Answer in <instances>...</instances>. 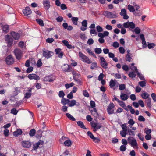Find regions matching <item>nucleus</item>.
Listing matches in <instances>:
<instances>
[{"mask_svg": "<svg viewBox=\"0 0 156 156\" xmlns=\"http://www.w3.org/2000/svg\"><path fill=\"white\" fill-rule=\"evenodd\" d=\"M79 56L80 59L84 62L88 64H90L92 63L91 60L81 52H79Z\"/></svg>", "mask_w": 156, "mask_h": 156, "instance_id": "f257e3e1", "label": "nucleus"}, {"mask_svg": "<svg viewBox=\"0 0 156 156\" xmlns=\"http://www.w3.org/2000/svg\"><path fill=\"white\" fill-rule=\"evenodd\" d=\"M127 140L128 143L130 144L131 146L133 148L138 146L136 140L133 137L131 136H129L127 139Z\"/></svg>", "mask_w": 156, "mask_h": 156, "instance_id": "f03ea898", "label": "nucleus"}, {"mask_svg": "<svg viewBox=\"0 0 156 156\" xmlns=\"http://www.w3.org/2000/svg\"><path fill=\"white\" fill-rule=\"evenodd\" d=\"M42 55L43 57L47 58H49L54 55V53L52 51L44 48L43 50Z\"/></svg>", "mask_w": 156, "mask_h": 156, "instance_id": "7ed1b4c3", "label": "nucleus"}, {"mask_svg": "<svg viewBox=\"0 0 156 156\" xmlns=\"http://www.w3.org/2000/svg\"><path fill=\"white\" fill-rule=\"evenodd\" d=\"M14 53L16 58L18 60L21 59L23 56V51L19 49H16L14 50Z\"/></svg>", "mask_w": 156, "mask_h": 156, "instance_id": "20e7f679", "label": "nucleus"}, {"mask_svg": "<svg viewBox=\"0 0 156 156\" xmlns=\"http://www.w3.org/2000/svg\"><path fill=\"white\" fill-rule=\"evenodd\" d=\"M5 62L8 65H9L13 64L14 62V60L12 55H9L6 58Z\"/></svg>", "mask_w": 156, "mask_h": 156, "instance_id": "39448f33", "label": "nucleus"}, {"mask_svg": "<svg viewBox=\"0 0 156 156\" xmlns=\"http://www.w3.org/2000/svg\"><path fill=\"white\" fill-rule=\"evenodd\" d=\"M115 105L113 103H111L108 105L107 109V111L109 115H111L114 113V110L113 109Z\"/></svg>", "mask_w": 156, "mask_h": 156, "instance_id": "423d86ee", "label": "nucleus"}, {"mask_svg": "<svg viewBox=\"0 0 156 156\" xmlns=\"http://www.w3.org/2000/svg\"><path fill=\"white\" fill-rule=\"evenodd\" d=\"M5 40L7 43L8 46H11L13 43V39L9 35H7L5 37Z\"/></svg>", "mask_w": 156, "mask_h": 156, "instance_id": "0eeeda50", "label": "nucleus"}, {"mask_svg": "<svg viewBox=\"0 0 156 156\" xmlns=\"http://www.w3.org/2000/svg\"><path fill=\"white\" fill-rule=\"evenodd\" d=\"M100 64L104 69H106L108 68V64L103 57H100Z\"/></svg>", "mask_w": 156, "mask_h": 156, "instance_id": "6e6552de", "label": "nucleus"}, {"mask_svg": "<svg viewBox=\"0 0 156 156\" xmlns=\"http://www.w3.org/2000/svg\"><path fill=\"white\" fill-rule=\"evenodd\" d=\"M123 27L125 28H127L129 27L131 29H133L135 27V25L133 22L128 21L124 23L123 24Z\"/></svg>", "mask_w": 156, "mask_h": 156, "instance_id": "1a4fd4ad", "label": "nucleus"}, {"mask_svg": "<svg viewBox=\"0 0 156 156\" xmlns=\"http://www.w3.org/2000/svg\"><path fill=\"white\" fill-rule=\"evenodd\" d=\"M90 124L92 127L94 129V131H96L97 129H100L102 127L101 124L95 123L94 121L91 122H90Z\"/></svg>", "mask_w": 156, "mask_h": 156, "instance_id": "9d476101", "label": "nucleus"}, {"mask_svg": "<svg viewBox=\"0 0 156 156\" xmlns=\"http://www.w3.org/2000/svg\"><path fill=\"white\" fill-rule=\"evenodd\" d=\"M103 15L109 18H115L116 16L113 14L112 12H109L108 11H105L103 12Z\"/></svg>", "mask_w": 156, "mask_h": 156, "instance_id": "9b49d317", "label": "nucleus"}, {"mask_svg": "<svg viewBox=\"0 0 156 156\" xmlns=\"http://www.w3.org/2000/svg\"><path fill=\"white\" fill-rule=\"evenodd\" d=\"M55 79V77L52 75H50L44 77L43 79L45 81L53 82Z\"/></svg>", "mask_w": 156, "mask_h": 156, "instance_id": "f8f14e48", "label": "nucleus"}, {"mask_svg": "<svg viewBox=\"0 0 156 156\" xmlns=\"http://www.w3.org/2000/svg\"><path fill=\"white\" fill-rule=\"evenodd\" d=\"M71 66L68 64H64L62 67V70L65 72H69L71 71Z\"/></svg>", "mask_w": 156, "mask_h": 156, "instance_id": "ddd939ff", "label": "nucleus"}, {"mask_svg": "<svg viewBox=\"0 0 156 156\" xmlns=\"http://www.w3.org/2000/svg\"><path fill=\"white\" fill-rule=\"evenodd\" d=\"M42 3L44 7L46 10H48L50 7L49 0H43Z\"/></svg>", "mask_w": 156, "mask_h": 156, "instance_id": "4468645a", "label": "nucleus"}, {"mask_svg": "<svg viewBox=\"0 0 156 156\" xmlns=\"http://www.w3.org/2000/svg\"><path fill=\"white\" fill-rule=\"evenodd\" d=\"M27 77L30 80L34 79L38 80L40 79L39 76L35 74H29Z\"/></svg>", "mask_w": 156, "mask_h": 156, "instance_id": "2eb2a0df", "label": "nucleus"}, {"mask_svg": "<svg viewBox=\"0 0 156 156\" xmlns=\"http://www.w3.org/2000/svg\"><path fill=\"white\" fill-rule=\"evenodd\" d=\"M120 15L123 16L124 19L125 20L128 19L129 17L126 15V12L125 9H122L121 10V12L120 13Z\"/></svg>", "mask_w": 156, "mask_h": 156, "instance_id": "dca6fc26", "label": "nucleus"}, {"mask_svg": "<svg viewBox=\"0 0 156 156\" xmlns=\"http://www.w3.org/2000/svg\"><path fill=\"white\" fill-rule=\"evenodd\" d=\"M23 12L25 16H27L31 14L32 11L29 7H27L23 10Z\"/></svg>", "mask_w": 156, "mask_h": 156, "instance_id": "f3484780", "label": "nucleus"}, {"mask_svg": "<svg viewBox=\"0 0 156 156\" xmlns=\"http://www.w3.org/2000/svg\"><path fill=\"white\" fill-rule=\"evenodd\" d=\"M10 34L15 40H18L20 38V34L18 33L12 31L11 32Z\"/></svg>", "mask_w": 156, "mask_h": 156, "instance_id": "a211bd4d", "label": "nucleus"}, {"mask_svg": "<svg viewBox=\"0 0 156 156\" xmlns=\"http://www.w3.org/2000/svg\"><path fill=\"white\" fill-rule=\"evenodd\" d=\"M120 99L123 101L127 100L129 98L128 95L126 94L123 93L122 92H121L120 95Z\"/></svg>", "mask_w": 156, "mask_h": 156, "instance_id": "6ab92c4d", "label": "nucleus"}, {"mask_svg": "<svg viewBox=\"0 0 156 156\" xmlns=\"http://www.w3.org/2000/svg\"><path fill=\"white\" fill-rule=\"evenodd\" d=\"M116 80H113L112 79L109 82V86L110 87L114 90L115 89V88L114 87L116 85Z\"/></svg>", "mask_w": 156, "mask_h": 156, "instance_id": "aec40b11", "label": "nucleus"}, {"mask_svg": "<svg viewBox=\"0 0 156 156\" xmlns=\"http://www.w3.org/2000/svg\"><path fill=\"white\" fill-rule=\"evenodd\" d=\"M22 145L23 147L27 148H29L31 146V144L29 141H23Z\"/></svg>", "mask_w": 156, "mask_h": 156, "instance_id": "412c9836", "label": "nucleus"}, {"mask_svg": "<svg viewBox=\"0 0 156 156\" xmlns=\"http://www.w3.org/2000/svg\"><path fill=\"white\" fill-rule=\"evenodd\" d=\"M32 88H30L27 91V92L25 94L24 98L26 99H28L32 95Z\"/></svg>", "mask_w": 156, "mask_h": 156, "instance_id": "4be33fe9", "label": "nucleus"}, {"mask_svg": "<svg viewBox=\"0 0 156 156\" xmlns=\"http://www.w3.org/2000/svg\"><path fill=\"white\" fill-rule=\"evenodd\" d=\"M30 60L31 61H32L34 64L35 63V61L34 59L32 58H31L29 60H27L26 61L25 63V66L27 67H29L30 66Z\"/></svg>", "mask_w": 156, "mask_h": 156, "instance_id": "5701e85b", "label": "nucleus"}, {"mask_svg": "<svg viewBox=\"0 0 156 156\" xmlns=\"http://www.w3.org/2000/svg\"><path fill=\"white\" fill-rule=\"evenodd\" d=\"M3 31L5 33H7L9 31V27L7 25H2V26Z\"/></svg>", "mask_w": 156, "mask_h": 156, "instance_id": "b1692460", "label": "nucleus"}, {"mask_svg": "<svg viewBox=\"0 0 156 156\" xmlns=\"http://www.w3.org/2000/svg\"><path fill=\"white\" fill-rule=\"evenodd\" d=\"M119 104L126 111H128V109L127 108V107L126 106L125 103L123 101H120L119 103Z\"/></svg>", "mask_w": 156, "mask_h": 156, "instance_id": "393cba45", "label": "nucleus"}, {"mask_svg": "<svg viewBox=\"0 0 156 156\" xmlns=\"http://www.w3.org/2000/svg\"><path fill=\"white\" fill-rule=\"evenodd\" d=\"M73 77L74 80L77 82L78 84L80 85H81L82 84V82L81 80L76 78V76L73 75Z\"/></svg>", "mask_w": 156, "mask_h": 156, "instance_id": "a878e982", "label": "nucleus"}, {"mask_svg": "<svg viewBox=\"0 0 156 156\" xmlns=\"http://www.w3.org/2000/svg\"><path fill=\"white\" fill-rule=\"evenodd\" d=\"M76 104V100H73L71 101L69 100L68 105L69 107H72L75 105Z\"/></svg>", "mask_w": 156, "mask_h": 156, "instance_id": "bb28decb", "label": "nucleus"}, {"mask_svg": "<svg viewBox=\"0 0 156 156\" xmlns=\"http://www.w3.org/2000/svg\"><path fill=\"white\" fill-rule=\"evenodd\" d=\"M86 51L88 52L90 55H92L93 57L95 58H96V56L94 53L91 51V50L89 48H88L86 49Z\"/></svg>", "mask_w": 156, "mask_h": 156, "instance_id": "cd10ccee", "label": "nucleus"}, {"mask_svg": "<svg viewBox=\"0 0 156 156\" xmlns=\"http://www.w3.org/2000/svg\"><path fill=\"white\" fill-rule=\"evenodd\" d=\"M71 20L73 24L76 25H77L78 20V18L77 17H72L71 18Z\"/></svg>", "mask_w": 156, "mask_h": 156, "instance_id": "c85d7f7f", "label": "nucleus"}, {"mask_svg": "<svg viewBox=\"0 0 156 156\" xmlns=\"http://www.w3.org/2000/svg\"><path fill=\"white\" fill-rule=\"evenodd\" d=\"M77 124L78 125L80 126V128L84 129H86V128L85 126L84 125L83 122L81 121H79L77 122Z\"/></svg>", "mask_w": 156, "mask_h": 156, "instance_id": "c756f323", "label": "nucleus"}, {"mask_svg": "<svg viewBox=\"0 0 156 156\" xmlns=\"http://www.w3.org/2000/svg\"><path fill=\"white\" fill-rule=\"evenodd\" d=\"M145 103L147 104V107L149 108H151V101L150 98H147L146 100Z\"/></svg>", "mask_w": 156, "mask_h": 156, "instance_id": "7c9ffc66", "label": "nucleus"}, {"mask_svg": "<svg viewBox=\"0 0 156 156\" xmlns=\"http://www.w3.org/2000/svg\"><path fill=\"white\" fill-rule=\"evenodd\" d=\"M22 133L21 129H18L17 130L13 132V135L15 136H17L18 135H21Z\"/></svg>", "mask_w": 156, "mask_h": 156, "instance_id": "2f4dec72", "label": "nucleus"}, {"mask_svg": "<svg viewBox=\"0 0 156 156\" xmlns=\"http://www.w3.org/2000/svg\"><path fill=\"white\" fill-rule=\"evenodd\" d=\"M66 115L69 119L71 120L74 121L76 120L69 113H66Z\"/></svg>", "mask_w": 156, "mask_h": 156, "instance_id": "473e14b6", "label": "nucleus"}, {"mask_svg": "<svg viewBox=\"0 0 156 156\" xmlns=\"http://www.w3.org/2000/svg\"><path fill=\"white\" fill-rule=\"evenodd\" d=\"M69 101V99L63 98L61 100V103L64 105H65L67 104H68Z\"/></svg>", "mask_w": 156, "mask_h": 156, "instance_id": "72a5a7b5", "label": "nucleus"}, {"mask_svg": "<svg viewBox=\"0 0 156 156\" xmlns=\"http://www.w3.org/2000/svg\"><path fill=\"white\" fill-rule=\"evenodd\" d=\"M42 136V132L41 130H40L37 132L36 137L37 138H41Z\"/></svg>", "mask_w": 156, "mask_h": 156, "instance_id": "f704fd0d", "label": "nucleus"}, {"mask_svg": "<svg viewBox=\"0 0 156 156\" xmlns=\"http://www.w3.org/2000/svg\"><path fill=\"white\" fill-rule=\"evenodd\" d=\"M36 21L37 23L41 26H43L44 25V24L43 23V21L41 19H36Z\"/></svg>", "mask_w": 156, "mask_h": 156, "instance_id": "c9c22d12", "label": "nucleus"}, {"mask_svg": "<svg viewBox=\"0 0 156 156\" xmlns=\"http://www.w3.org/2000/svg\"><path fill=\"white\" fill-rule=\"evenodd\" d=\"M35 133L36 130L34 129H32L30 131L29 134L30 136H33L35 135Z\"/></svg>", "mask_w": 156, "mask_h": 156, "instance_id": "e433bc0d", "label": "nucleus"}, {"mask_svg": "<svg viewBox=\"0 0 156 156\" xmlns=\"http://www.w3.org/2000/svg\"><path fill=\"white\" fill-rule=\"evenodd\" d=\"M128 9L131 12H134L135 11V9L133 6L130 5H129L128 6Z\"/></svg>", "mask_w": 156, "mask_h": 156, "instance_id": "4c0bfd02", "label": "nucleus"}, {"mask_svg": "<svg viewBox=\"0 0 156 156\" xmlns=\"http://www.w3.org/2000/svg\"><path fill=\"white\" fill-rule=\"evenodd\" d=\"M146 82L144 80L140 81L138 83V84L141 87H143L146 86Z\"/></svg>", "mask_w": 156, "mask_h": 156, "instance_id": "58836bf2", "label": "nucleus"}, {"mask_svg": "<svg viewBox=\"0 0 156 156\" xmlns=\"http://www.w3.org/2000/svg\"><path fill=\"white\" fill-rule=\"evenodd\" d=\"M137 74L138 76V77L141 80H145L144 76L141 74L138 71H137Z\"/></svg>", "mask_w": 156, "mask_h": 156, "instance_id": "ea45409f", "label": "nucleus"}, {"mask_svg": "<svg viewBox=\"0 0 156 156\" xmlns=\"http://www.w3.org/2000/svg\"><path fill=\"white\" fill-rule=\"evenodd\" d=\"M64 144L65 146L69 147L71 146V142L70 140H68L64 142Z\"/></svg>", "mask_w": 156, "mask_h": 156, "instance_id": "a19ab883", "label": "nucleus"}, {"mask_svg": "<svg viewBox=\"0 0 156 156\" xmlns=\"http://www.w3.org/2000/svg\"><path fill=\"white\" fill-rule=\"evenodd\" d=\"M94 52L96 54H100L102 52L101 48H96L94 49Z\"/></svg>", "mask_w": 156, "mask_h": 156, "instance_id": "79ce46f5", "label": "nucleus"}, {"mask_svg": "<svg viewBox=\"0 0 156 156\" xmlns=\"http://www.w3.org/2000/svg\"><path fill=\"white\" fill-rule=\"evenodd\" d=\"M131 55H129V54H126L125 58L126 61L129 62L131 61V59H132Z\"/></svg>", "mask_w": 156, "mask_h": 156, "instance_id": "37998d69", "label": "nucleus"}, {"mask_svg": "<svg viewBox=\"0 0 156 156\" xmlns=\"http://www.w3.org/2000/svg\"><path fill=\"white\" fill-rule=\"evenodd\" d=\"M74 85L73 83H71L70 84L66 83L65 84V87L66 89H68L73 86Z\"/></svg>", "mask_w": 156, "mask_h": 156, "instance_id": "c03bdc74", "label": "nucleus"}, {"mask_svg": "<svg viewBox=\"0 0 156 156\" xmlns=\"http://www.w3.org/2000/svg\"><path fill=\"white\" fill-rule=\"evenodd\" d=\"M97 67V63L96 62H94L91 64V65L90 68L92 69H93Z\"/></svg>", "mask_w": 156, "mask_h": 156, "instance_id": "a18cd8bd", "label": "nucleus"}, {"mask_svg": "<svg viewBox=\"0 0 156 156\" xmlns=\"http://www.w3.org/2000/svg\"><path fill=\"white\" fill-rule=\"evenodd\" d=\"M127 107L129 109L130 112L132 114H134L135 113V110L131 106L128 105L127 106Z\"/></svg>", "mask_w": 156, "mask_h": 156, "instance_id": "49530a36", "label": "nucleus"}, {"mask_svg": "<svg viewBox=\"0 0 156 156\" xmlns=\"http://www.w3.org/2000/svg\"><path fill=\"white\" fill-rule=\"evenodd\" d=\"M126 88V86L124 84H119V89L120 90H122Z\"/></svg>", "mask_w": 156, "mask_h": 156, "instance_id": "de8ad7c7", "label": "nucleus"}, {"mask_svg": "<svg viewBox=\"0 0 156 156\" xmlns=\"http://www.w3.org/2000/svg\"><path fill=\"white\" fill-rule=\"evenodd\" d=\"M65 93L63 91H60L59 92L58 96L59 97L63 98L65 96Z\"/></svg>", "mask_w": 156, "mask_h": 156, "instance_id": "09e8293b", "label": "nucleus"}, {"mask_svg": "<svg viewBox=\"0 0 156 156\" xmlns=\"http://www.w3.org/2000/svg\"><path fill=\"white\" fill-rule=\"evenodd\" d=\"M127 131L126 130H122L120 131V134L123 137H125L126 135V133Z\"/></svg>", "mask_w": 156, "mask_h": 156, "instance_id": "8fccbe9b", "label": "nucleus"}, {"mask_svg": "<svg viewBox=\"0 0 156 156\" xmlns=\"http://www.w3.org/2000/svg\"><path fill=\"white\" fill-rule=\"evenodd\" d=\"M42 63L41 62V60L39 59L37 62V66L38 67H40L42 66Z\"/></svg>", "mask_w": 156, "mask_h": 156, "instance_id": "3c124183", "label": "nucleus"}, {"mask_svg": "<svg viewBox=\"0 0 156 156\" xmlns=\"http://www.w3.org/2000/svg\"><path fill=\"white\" fill-rule=\"evenodd\" d=\"M141 96L144 99H147L148 98V95L147 93L144 92L142 94Z\"/></svg>", "mask_w": 156, "mask_h": 156, "instance_id": "603ef678", "label": "nucleus"}, {"mask_svg": "<svg viewBox=\"0 0 156 156\" xmlns=\"http://www.w3.org/2000/svg\"><path fill=\"white\" fill-rule=\"evenodd\" d=\"M11 113L13 114L14 115L17 114L18 112V111L16 108H13L11 110Z\"/></svg>", "mask_w": 156, "mask_h": 156, "instance_id": "864d4df0", "label": "nucleus"}, {"mask_svg": "<svg viewBox=\"0 0 156 156\" xmlns=\"http://www.w3.org/2000/svg\"><path fill=\"white\" fill-rule=\"evenodd\" d=\"M56 20L58 22H61L63 20V18L61 16H59L56 18Z\"/></svg>", "mask_w": 156, "mask_h": 156, "instance_id": "5fc2aeb1", "label": "nucleus"}, {"mask_svg": "<svg viewBox=\"0 0 156 156\" xmlns=\"http://www.w3.org/2000/svg\"><path fill=\"white\" fill-rule=\"evenodd\" d=\"M126 149V145H121L120 148V149L121 151H124Z\"/></svg>", "mask_w": 156, "mask_h": 156, "instance_id": "6e6d98bb", "label": "nucleus"}, {"mask_svg": "<svg viewBox=\"0 0 156 156\" xmlns=\"http://www.w3.org/2000/svg\"><path fill=\"white\" fill-rule=\"evenodd\" d=\"M119 52L122 54H124L125 52V50L122 47H120L119 48Z\"/></svg>", "mask_w": 156, "mask_h": 156, "instance_id": "4d7b16f0", "label": "nucleus"}, {"mask_svg": "<svg viewBox=\"0 0 156 156\" xmlns=\"http://www.w3.org/2000/svg\"><path fill=\"white\" fill-rule=\"evenodd\" d=\"M129 77L133 78L135 77L136 75L135 73H134L133 72H131L129 73Z\"/></svg>", "mask_w": 156, "mask_h": 156, "instance_id": "13d9d810", "label": "nucleus"}, {"mask_svg": "<svg viewBox=\"0 0 156 156\" xmlns=\"http://www.w3.org/2000/svg\"><path fill=\"white\" fill-rule=\"evenodd\" d=\"M83 94L86 97H89V94L86 90H83Z\"/></svg>", "mask_w": 156, "mask_h": 156, "instance_id": "bf43d9fd", "label": "nucleus"}, {"mask_svg": "<svg viewBox=\"0 0 156 156\" xmlns=\"http://www.w3.org/2000/svg\"><path fill=\"white\" fill-rule=\"evenodd\" d=\"M54 41V40L52 38H48L46 40V42L49 43H52Z\"/></svg>", "mask_w": 156, "mask_h": 156, "instance_id": "052dcab7", "label": "nucleus"}, {"mask_svg": "<svg viewBox=\"0 0 156 156\" xmlns=\"http://www.w3.org/2000/svg\"><path fill=\"white\" fill-rule=\"evenodd\" d=\"M33 68L32 66H29L26 70V72L27 73H30L32 72L33 70Z\"/></svg>", "mask_w": 156, "mask_h": 156, "instance_id": "680f3d73", "label": "nucleus"}, {"mask_svg": "<svg viewBox=\"0 0 156 156\" xmlns=\"http://www.w3.org/2000/svg\"><path fill=\"white\" fill-rule=\"evenodd\" d=\"M87 134L88 136H89L92 139L94 138V136L93 135L92 133L90 131H88Z\"/></svg>", "mask_w": 156, "mask_h": 156, "instance_id": "e2e57ef3", "label": "nucleus"}, {"mask_svg": "<svg viewBox=\"0 0 156 156\" xmlns=\"http://www.w3.org/2000/svg\"><path fill=\"white\" fill-rule=\"evenodd\" d=\"M128 131L129 133V135H132L133 136H134L135 135V132L132 131L131 130L129 129Z\"/></svg>", "mask_w": 156, "mask_h": 156, "instance_id": "0e129e2a", "label": "nucleus"}, {"mask_svg": "<svg viewBox=\"0 0 156 156\" xmlns=\"http://www.w3.org/2000/svg\"><path fill=\"white\" fill-rule=\"evenodd\" d=\"M94 41L92 38L89 39L87 41V44L89 45H91L94 43Z\"/></svg>", "mask_w": 156, "mask_h": 156, "instance_id": "69168bd1", "label": "nucleus"}, {"mask_svg": "<svg viewBox=\"0 0 156 156\" xmlns=\"http://www.w3.org/2000/svg\"><path fill=\"white\" fill-rule=\"evenodd\" d=\"M104 76V75L103 73H100L98 76V80L99 81H101V80H103V78Z\"/></svg>", "mask_w": 156, "mask_h": 156, "instance_id": "338daca9", "label": "nucleus"}, {"mask_svg": "<svg viewBox=\"0 0 156 156\" xmlns=\"http://www.w3.org/2000/svg\"><path fill=\"white\" fill-rule=\"evenodd\" d=\"M151 97L154 102L156 101V95L154 93H153L151 94Z\"/></svg>", "mask_w": 156, "mask_h": 156, "instance_id": "774afa93", "label": "nucleus"}]
</instances>
